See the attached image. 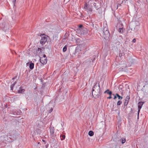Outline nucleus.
I'll use <instances>...</instances> for the list:
<instances>
[{
	"label": "nucleus",
	"mask_w": 148,
	"mask_h": 148,
	"mask_svg": "<svg viewBox=\"0 0 148 148\" xmlns=\"http://www.w3.org/2000/svg\"><path fill=\"white\" fill-rule=\"evenodd\" d=\"M110 36V34L107 27H105L103 29V37L106 40H108Z\"/></svg>",
	"instance_id": "obj_1"
},
{
	"label": "nucleus",
	"mask_w": 148,
	"mask_h": 148,
	"mask_svg": "<svg viewBox=\"0 0 148 148\" xmlns=\"http://www.w3.org/2000/svg\"><path fill=\"white\" fill-rule=\"evenodd\" d=\"M10 138L13 140H16L18 137V134L16 133V131L13 130L9 133Z\"/></svg>",
	"instance_id": "obj_2"
},
{
	"label": "nucleus",
	"mask_w": 148,
	"mask_h": 148,
	"mask_svg": "<svg viewBox=\"0 0 148 148\" xmlns=\"http://www.w3.org/2000/svg\"><path fill=\"white\" fill-rule=\"evenodd\" d=\"M129 28L132 30H135V32H136L138 29L139 27L138 25H136L135 23H132L130 24Z\"/></svg>",
	"instance_id": "obj_3"
},
{
	"label": "nucleus",
	"mask_w": 148,
	"mask_h": 148,
	"mask_svg": "<svg viewBox=\"0 0 148 148\" xmlns=\"http://www.w3.org/2000/svg\"><path fill=\"white\" fill-rule=\"evenodd\" d=\"M40 36L41 38L40 40V42L41 44L43 45L47 42V37H46V36L44 34H42L40 35Z\"/></svg>",
	"instance_id": "obj_4"
},
{
	"label": "nucleus",
	"mask_w": 148,
	"mask_h": 148,
	"mask_svg": "<svg viewBox=\"0 0 148 148\" xmlns=\"http://www.w3.org/2000/svg\"><path fill=\"white\" fill-rule=\"evenodd\" d=\"M102 92H92V95L93 97L95 99L98 98L100 97Z\"/></svg>",
	"instance_id": "obj_5"
},
{
	"label": "nucleus",
	"mask_w": 148,
	"mask_h": 148,
	"mask_svg": "<svg viewBox=\"0 0 148 148\" xmlns=\"http://www.w3.org/2000/svg\"><path fill=\"white\" fill-rule=\"evenodd\" d=\"M130 99V96H127L126 97V99L125 100V102L124 103V107L123 108V109L126 108V106L128 103Z\"/></svg>",
	"instance_id": "obj_6"
},
{
	"label": "nucleus",
	"mask_w": 148,
	"mask_h": 148,
	"mask_svg": "<svg viewBox=\"0 0 148 148\" xmlns=\"http://www.w3.org/2000/svg\"><path fill=\"white\" fill-rule=\"evenodd\" d=\"M40 62L42 64H46L47 62V58L40 57Z\"/></svg>",
	"instance_id": "obj_7"
},
{
	"label": "nucleus",
	"mask_w": 148,
	"mask_h": 148,
	"mask_svg": "<svg viewBox=\"0 0 148 148\" xmlns=\"http://www.w3.org/2000/svg\"><path fill=\"white\" fill-rule=\"evenodd\" d=\"M80 31L81 34H83L84 35L86 34L88 32L87 29L85 27H83L82 30Z\"/></svg>",
	"instance_id": "obj_8"
},
{
	"label": "nucleus",
	"mask_w": 148,
	"mask_h": 148,
	"mask_svg": "<svg viewBox=\"0 0 148 148\" xmlns=\"http://www.w3.org/2000/svg\"><path fill=\"white\" fill-rule=\"evenodd\" d=\"M100 88V87L99 84V83H97V82L96 83L92 88V92L94 91V90H95V89H97V88Z\"/></svg>",
	"instance_id": "obj_9"
},
{
	"label": "nucleus",
	"mask_w": 148,
	"mask_h": 148,
	"mask_svg": "<svg viewBox=\"0 0 148 148\" xmlns=\"http://www.w3.org/2000/svg\"><path fill=\"white\" fill-rule=\"evenodd\" d=\"M25 91V90L23 89L21 87H20L19 90H18V92L19 93H23Z\"/></svg>",
	"instance_id": "obj_10"
},
{
	"label": "nucleus",
	"mask_w": 148,
	"mask_h": 148,
	"mask_svg": "<svg viewBox=\"0 0 148 148\" xmlns=\"http://www.w3.org/2000/svg\"><path fill=\"white\" fill-rule=\"evenodd\" d=\"M34 67V63L31 61L29 64V68L31 70H32Z\"/></svg>",
	"instance_id": "obj_11"
},
{
	"label": "nucleus",
	"mask_w": 148,
	"mask_h": 148,
	"mask_svg": "<svg viewBox=\"0 0 148 148\" xmlns=\"http://www.w3.org/2000/svg\"><path fill=\"white\" fill-rule=\"evenodd\" d=\"M106 93L107 94H109L111 96L112 94V92L111 91H110L109 89H107L106 90L104 93Z\"/></svg>",
	"instance_id": "obj_12"
},
{
	"label": "nucleus",
	"mask_w": 148,
	"mask_h": 148,
	"mask_svg": "<svg viewBox=\"0 0 148 148\" xmlns=\"http://www.w3.org/2000/svg\"><path fill=\"white\" fill-rule=\"evenodd\" d=\"M144 103V102H139L138 103V108H139V109H141L142 105Z\"/></svg>",
	"instance_id": "obj_13"
},
{
	"label": "nucleus",
	"mask_w": 148,
	"mask_h": 148,
	"mask_svg": "<svg viewBox=\"0 0 148 148\" xmlns=\"http://www.w3.org/2000/svg\"><path fill=\"white\" fill-rule=\"evenodd\" d=\"M120 141L121 142L122 144H124L126 141L125 138H122L120 139Z\"/></svg>",
	"instance_id": "obj_14"
},
{
	"label": "nucleus",
	"mask_w": 148,
	"mask_h": 148,
	"mask_svg": "<svg viewBox=\"0 0 148 148\" xmlns=\"http://www.w3.org/2000/svg\"><path fill=\"white\" fill-rule=\"evenodd\" d=\"M64 90L63 88L61 87H60L58 89V94H59L60 93L62 92Z\"/></svg>",
	"instance_id": "obj_15"
},
{
	"label": "nucleus",
	"mask_w": 148,
	"mask_h": 148,
	"mask_svg": "<svg viewBox=\"0 0 148 148\" xmlns=\"http://www.w3.org/2000/svg\"><path fill=\"white\" fill-rule=\"evenodd\" d=\"M124 30H125V29L123 28H121L119 29L118 31L120 33H122L123 32Z\"/></svg>",
	"instance_id": "obj_16"
},
{
	"label": "nucleus",
	"mask_w": 148,
	"mask_h": 148,
	"mask_svg": "<svg viewBox=\"0 0 148 148\" xmlns=\"http://www.w3.org/2000/svg\"><path fill=\"white\" fill-rule=\"evenodd\" d=\"M114 144L115 145L114 148H120V145L117 142H115Z\"/></svg>",
	"instance_id": "obj_17"
},
{
	"label": "nucleus",
	"mask_w": 148,
	"mask_h": 148,
	"mask_svg": "<svg viewBox=\"0 0 148 148\" xmlns=\"http://www.w3.org/2000/svg\"><path fill=\"white\" fill-rule=\"evenodd\" d=\"M88 134L89 136H92L94 135V132L92 131H90L88 132Z\"/></svg>",
	"instance_id": "obj_18"
},
{
	"label": "nucleus",
	"mask_w": 148,
	"mask_h": 148,
	"mask_svg": "<svg viewBox=\"0 0 148 148\" xmlns=\"http://www.w3.org/2000/svg\"><path fill=\"white\" fill-rule=\"evenodd\" d=\"M116 95L117 96V97L118 98V99H122L123 98V97L122 96H120L117 93H116Z\"/></svg>",
	"instance_id": "obj_19"
},
{
	"label": "nucleus",
	"mask_w": 148,
	"mask_h": 148,
	"mask_svg": "<svg viewBox=\"0 0 148 148\" xmlns=\"http://www.w3.org/2000/svg\"><path fill=\"white\" fill-rule=\"evenodd\" d=\"M69 36V34L67 33L66 32V33L64 35V38L63 39V40H65V39L66 38H67Z\"/></svg>",
	"instance_id": "obj_20"
},
{
	"label": "nucleus",
	"mask_w": 148,
	"mask_h": 148,
	"mask_svg": "<svg viewBox=\"0 0 148 148\" xmlns=\"http://www.w3.org/2000/svg\"><path fill=\"white\" fill-rule=\"evenodd\" d=\"M39 51H40V52H42V50L40 48L38 47L37 49H36V53L35 54H36Z\"/></svg>",
	"instance_id": "obj_21"
},
{
	"label": "nucleus",
	"mask_w": 148,
	"mask_h": 148,
	"mask_svg": "<svg viewBox=\"0 0 148 148\" xmlns=\"http://www.w3.org/2000/svg\"><path fill=\"white\" fill-rule=\"evenodd\" d=\"M61 140H64L65 138V136L64 135L61 134L60 136Z\"/></svg>",
	"instance_id": "obj_22"
},
{
	"label": "nucleus",
	"mask_w": 148,
	"mask_h": 148,
	"mask_svg": "<svg viewBox=\"0 0 148 148\" xmlns=\"http://www.w3.org/2000/svg\"><path fill=\"white\" fill-rule=\"evenodd\" d=\"M125 55V53L121 51H120V53H119V56L120 58L122 56H124Z\"/></svg>",
	"instance_id": "obj_23"
},
{
	"label": "nucleus",
	"mask_w": 148,
	"mask_h": 148,
	"mask_svg": "<svg viewBox=\"0 0 148 148\" xmlns=\"http://www.w3.org/2000/svg\"><path fill=\"white\" fill-rule=\"evenodd\" d=\"M94 92H102L100 90V88H97V89H95L94 90Z\"/></svg>",
	"instance_id": "obj_24"
},
{
	"label": "nucleus",
	"mask_w": 148,
	"mask_h": 148,
	"mask_svg": "<svg viewBox=\"0 0 148 148\" xmlns=\"http://www.w3.org/2000/svg\"><path fill=\"white\" fill-rule=\"evenodd\" d=\"M83 27H84L83 26V25H80L78 27V30L79 31H81L82 29L83 28Z\"/></svg>",
	"instance_id": "obj_25"
},
{
	"label": "nucleus",
	"mask_w": 148,
	"mask_h": 148,
	"mask_svg": "<svg viewBox=\"0 0 148 148\" xmlns=\"http://www.w3.org/2000/svg\"><path fill=\"white\" fill-rule=\"evenodd\" d=\"M96 56H93L92 57V59H91L90 60V62H93L94 60H95Z\"/></svg>",
	"instance_id": "obj_26"
},
{
	"label": "nucleus",
	"mask_w": 148,
	"mask_h": 148,
	"mask_svg": "<svg viewBox=\"0 0 148 148\" xmlns=\"http://www.w3.org/2000/svg\"><path fill=\"white\" fill-rule=\"evenodd\" d=\"M88 4L87 3H85L84 7V8L86 10H87L88 8Z\"/></svg>",
	"instance_id": "obj_27"
},
{
	"label": "nucleus",
	"mask_w": 148,
	"mask_h": 148,
	"mask_svg": "<svg viewBox=\"0 0 148 148\" xmlns=\"http://www.w3.org/2000/svg\"><path fill=\"white\" fill-rule=\"evenodd\" d=\"M67 45H65L63 47V51L64 52H65L67 50Z\"/></svg>",
	"instance_id": "obj_28"
},
{
	"label": "nucleus",
	"mask_w": 148,
	"mask_h": 148,
	"mask_svg": "<svg viewBox=\"0 0 148 148\" xmlns=\"http://www.w3.org/2000/svg\"><path fill=\"white\" fill-rule=\"evenodd\" d=\"M36 131L37 132V133L39 134H40V133H41V131L40 130L38 129H37Z\"/></svg>",
	"instance_id": "obj_29"
},
{
	"label": "nucleus",
	"mask_w": 148,
	"mask_h": 148,
	"mask_svg": "<svg viewBox=\"0 0 148 148\" xmlns=\"http://www.w3.org/2000/svg\"><path fill=\"white\" fill-rule=\"evenodd\" d=\"M122 103V101L120 100L118 101L116 103L117 105L118 106H119L121 105Z\"/></svg>",
	"instance_id": "obj_30"
},
{
	"label": "nucleus",
	"mask_w": 148,
	"mask_h": 148,
	"mask_svg": "<svg viewBox=\"0 0 148 148\" xmlns=\"http://www.w3.org/2000/svg\"><path fill=\"white\" fill-rule=\"evenodd\" d=\"M94 6L96 9H99L98 6L97 5V4L96 3H94L93 4Z\"/></svg>",
	"instance_id": "obj_31"
},
{
	"label": "nucleus",
	"mask_w": 148,
	"mask_h": 148,
	"mask_svg": "<svg viewBox=\"0 0 148 148\" xmlns=\"http://www.w3.org/2000/svg\"><path fill=\"white\" fill-rule=\"evenodd\" d=\"M53 110V108H51L48 111V112L49 113H51Z\"/></svg>",
	"instance_id": "obj_32"
},
{
	"label": "nucleus",
	"mask_w": 148,
	"mask_h": 148,
	"mask_svg": "<svg viewBox=\"0 0 148 148\" xmlns=\"http://www.w3.org/2000/svg\"><path fill=\"white\" fill-rule=\"evenodd\" d=\"M113 95L114 96L113 99H115L117 97V96L116 95V94L115 95L113 94Z\"/></svg>",
	"instance_id": "obj_33"
},
{
	"label": "nucleus",
	"mask_w": 148,
	"mask_h": 148,
	"mask_svg": "<svg viewBox=\"0 0 148 148\" xmlns=\"http://www.w3.org/2000/svg\"><path fill=\"white\" fill-rule=\"evenodd\" d=\"M16 0H13V3L14 5H15L16 2Z\"/></svg>",
	"instance_id": "obj_34"
},
{
	"label": "nucleus",
	"mask_w": 148,
	"mask_h": 148,
	"mask_svg": "<svg viewBox=\"0 0 148 148\" xmlns=\"http://www.w3.org/2000/svg\"><path fill=\"white\" fill-rule=\"evenodd\" d=\"M87 10H88V11L90 12H92V9L91 8H88Z\"/></svg>",
	"instance_id": "obj_35"
},
{
	"label": "nucleus",
	"mask_w": 148,
	"mask_h": 148,
	"mask_svg": "<svg viewBox=\"0 0 148 148\" xmlns=\"http://www.w3.org/2000/svg\"><path fill=\"white\" fill-rule=\"evenodd\" d=\"M138 108V116L139 114V113L140 112V109H139V108Z\"/></svg>",
	"instance_id": "obj_36"
},
{
	"label": "nucleus",
	"mask_w": 148,
	"mask_h": 148,
	"mask_svg": "<svg viewBox=\"0 0 148 148\" xmlns=\"http://www.w3.org/2000/svg\"><path fill=\"white\" fill-rule=\"evenodd\" d=\"M136 40L135 38H134L133 39V40H132V42H136Z\"/></svg>",
	"instance_id": "obj_37"
},
{
	"label": "nucleus",
	"mask_w": 148,
	"mask_h": 148,
	"mask_svg": "<svg viewBox=\"0 0 148 148\" xmlns=\"http://www.w3.org/2000/svg\"><path fill=\"white\" fill-rule=\"evenodd\" d=\"M41 58H47L45 54H43V56Z\"/></svg>",
	"instance_id": "obj_38"
},
{
	"label": "nucleus",
	"mask_w": 148,
	"mask_h": 148,
	"mask_svg": "<svg viewBox=\"0 0 148 148\" xmlns=\"http://www.w3.org/2000/svg\"><path fill=\"white\" fill-rule=\"evenodd\" d=\"M13 86H11L10 88H11V90H13Z\"/></svg>",
	"instance_id": "obj_39"
},
{
	"label": "nucleus",
	"mask_w": 148,
	"mask_h": 148,
	"mask_svg": "<svg viewBox=\"0 0 148 148\" xmlns=\"http://www.w3.org/2000/svg\"><path fill=\"white\" fill-rule=\"evenodd\" d=\"M112 98V97L110 95V96L109 97H108L107 98L108 99H110Z\"/></svg>",
	"instance_id": "obj_40"
},
{
	"label": "nucleus",
	"mask_w": 148,
	"mask_h": 148,
	"mask_svg": "<svg viewBox=\"0 0 148 148\" xmlns=\"http://www.w3.org/2000/svg\"><path fill=\"white\" fill-rule=\"evenodd\" d=\"M51 133L52 134H53L54 133V131L52 130H51Z\"/></svg>",
	"instance_id": "obj_41"
},
{
	"label": "nucleus",
	"mask_w": 148,
	"mask_h": 148,
	"mask_svg": "<svg viewBox=\"0 0 148 148\" xmlns=\"http://www.w3.org/2000/svg\"><path fill=\"white\" fill-rule=\"evenodd\" d=\"M42 141L43 142H44L45 143V144L46 143V142L44 140H42Z\"/></svg>",
	"instance_id": "obj_42"
},
{
	"label": "nucleus",
	"mask_w": 148,
	"mask_h": 148,
	"mask_svg": "<svg viewBox=\"0 0 148 148\" xmlns=\"http://www.w3.org/2000/svg\"><path fill=\"white\" fill-rule=\"evenodd\" d=\"M121 5V4H119V3H118L117 5V6L118 7L119 6H120Z\"/></svg>",
	"instance_id": "obj_43"
},
{
	"label": "nucleus",
	"mask_w": 148,
	"mask_h": 148,
	"mask_svg": "<svg viewBox=\"0 0 148 148\" xmlns=\"http://www.w3.org/2000/svg\"><path fill=\"white\" fill-rule=\"evenodd\" d=\"M15 84H14L13 83L12 84L11 86H12L14 87V86Z\"/></svg>",
	"instance_id": "obj_44"
},
{
	"label": "nucleus",
	"mask_w": 148,
	"mask_h": 148,
	"mask_svg": "<svg viewBox=\"0 0 148 148\" xmlns=\"http://www.w3.org/2000/svg\"><path fill=\"white\" fill-rule=\"evenodd\" d=\"M45 86H44V84H43L42 87H41V88H43V87H44Z\"/></svg>",
	"instance_id": "obj_45"
},
{
	"label": "nucleus",
	"mask_w": 148,
	"mask_h": 148,
	"mask_svg": "<svg viewBox=\"0 0 148 148\" xmlns=\"http://www.w3.org/2000/svg\"><path fill=\"white\" fill-rule=\"evenodd\" d=\"M29 64V62H27V63L26 65L27 66V65H28V64Z\"/></svg>",
	"instance_id": "obj_46"
},
{
	"label": "nucleus",
	"mask_w": 148,
	"mask_h": 148,
	"mask_svg": "<svg viewBox=\"0 0 148 148\" xmlns=\"http://www.w3.org/2000/svg\"><path fill=\"white\" fill-rule=\"evenodd\" d=\"M17 77V76H15L14 77L15 79Z\"/></svg>",
	"instance_id": "obj_47"
},
{
	"label": "nucleus",
	"mask_w": 148,
	"mask_h": 148,
	"mask_svg": "<svg viewBox=\"0 0 148 148\" xmlns=\"http://www.w3.org/2000/svg\"><path fill=\"white\" fill-rule=\"evenodd\" d=\"M16 83V81L14 82L13 83L15 85V84Z\"/></svg>",
	"instance_id": "obj_48"
},
{
	"label": "nucleus",
	"mask_w": 148,
	"mask_h": 148,
	"mask_svg": "<svg viewBox=\"0 0 148 148\" xmlns=\"http://www.w3.org/2000/svg\"><path fill=\"white\" fill-rule=\"evenodd\" d=\"M16 83V81L14 82L13 83L15 85V84Z\"/></svg>",
	"instance_id": "obj_49"
},
{
	"label": "nucleus",
	"mask_w": 148,
	"mask_h": 148,
	"mask_svg": "<svg viewBox=\"0 0 148 148\" xmlns=\"http://www.w3.org/2000/svg\"><path fill=\"white\" fill-rule=\"evenodd\" d=\"M14 79H15L14 78V77L12 78V80H14Z\"/></svg>",
	"instance_id": "obj_50"
}]
</instances>
